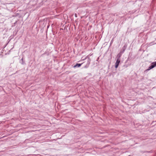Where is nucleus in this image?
I'll use <instances>...</instances> for the list:
<instances>
[{"mask_svg":"<svg viewBox=\"0 0 156 156\" xmlns=\"http://www.w3.org/2000/svg\"><path fill=\"white\" fill-rule=\"evenodd\" d=\"M156 66V62H153L151 64V65L147 69V71L149 70Z\"/></svg>","mask_w":156,"mask_h":156,"instance_id":"obj_1","label":"nucleus"},{"mask_svg":"<svg viewBox=\"0 0 156 156\" xmlns=\"http://www.w3.org/2000/svg\"><path fill=\"white\" fill-rule=\"evenodd\" d=\"M120 62V59H117L116 60V61L115 63V67L116 68H117L119 64V63Z\"/></svg>","mask_w":156,"mask_h":156,"instance_id":"obj_2","label":"nucleus"},{"mask_svg":"<svg viewBox=\"0 0 156 156\" xmlns=\"http://www.w3.org/2000/svg\"><path fill=\"white\" fill-rule=\"evenodd\" d=\"M122 55V53L120 52H119L117 55L116 58H117V59H120V57Z\"/></svg>","mask_w":156,"mask_h":156,"instance_id":"obj_3","label":"nucleus"},{"mask_svg":"<svg viewBox=\"0 0 156 156\" xmlns=\"http://www.w3.org/2000/svg\"><path fill=\"white\" fill-rule=\"evenodd\" d=\"M83 63H82L81 64L77 63V64H76V65H75L73 67L74 68H75L76 67H79L81 66V65Z\"/></svg>","mask_w":156,"mask_h":156,"instance_id":"obj_4","label":"nucleus"},{"mask_svg":"<svg viewBox=\"0 0 156 156\" xmlns=\"http://www.w3.org/2000/svg\"><path fill=\"white\" fill-rule=\"evenodd\" d=\"M21 60L22 61V64H23V58H22V59H21Z\"/></svg>","mask_w":156,"mask_h":156,"instance_id":"obj_5","label":"nucleus"},{"mask_svg":"<svg viewBox=\"0 0 156 156\" xmlns=\"http://www.w3.org/2000/svg\"><path fill=\"white\" fill-rule=\"evenodd\" d=\"M75 16L76 17H77V15L76 13H75Z\"/></svg>","mask_w":156,"mask_h":156,"instance_id":"obj_6","label":"nucleus"},{"mask_svg":"<svg viewBox=\"0 0 156 156\" xmlns=\"http://www.w3.org/2000/svg\"><path fill=\"white\" fill-rule=\"evenodd\" d=\"M88 62H89V63H88V65H89L90 63V60H89V61H88Z\"/></svg>","mask_w":156,"mask_h":156,"instance_id":"obj_7","label":"nucleus"},{"mask_svg":"<svg viewBox=\"0 0 156 156\" xmlns=\"http://www.w3.org/2000/svg\"><path fill=\"white\" fill-rule=\"evenodd\" d=\"M125 51V49H124L123 50V52L124 51Z\"/></svg>","mask_w":156,"mask_h":156,"instance_id":"obj_8","label":"nucleus"},{"mask_svg":"<svg viewBox=\"0 0 156 156\" xmlns=\"http://www.w3.org/2000/svg\"><path fill=\"white\" fill-rule=\"evenodd\" d=\"M126 67H127V66H126Z\"/></svg>","mask_w":156,"mask_h":156,"instance_id":"obj_9","label":"nucleus"},{"mask_svg":"<svg viewBox=\"0 0 156 156\" xmlns=\"http://www.w3.org/2000/svg\"><path fill=\"white\" fill-rule=\"evenodd\" d=\"M131 156V155H129V156Z\"/></svg>","mask_w":156,"mask_h":156,"instance_id":"obj_10","label":"nucleus"}]
</instances>
